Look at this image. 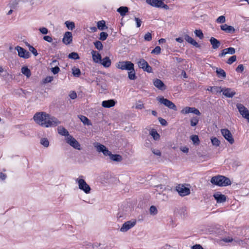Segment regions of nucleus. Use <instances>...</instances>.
I'll list each match as a JSON object with an SVG mask.
<instances>
[{
  "instance_id": "24",
  "label": "nucleus",
  "mask_w": 249,
  "mask_h": 249,
  "mask_svg": "<svg viewBox=\"0 0 249 249\" xmlns=\"http://www.w3.org/2000/svg\"><path fill=\"white\" fill-rule=\"evenodd\" d=\"M210 42L212 45L213 48L214 49H217L220 45V42L214 37L211 38Z\"/></svg>"
},
{
  "instance_id": "20",
  "label": "nucleus",
  "mask_w": 249,
  "mask_h": 249,
  "mask_svg": "<svg viewBox=\"0 0 249 249\" xmlns=\"http://www.w3.org/2000/svg\"><path fill=\"white\" fill-rule=\"evenodd\" d=\"M235 49L233 48L230 47L229 48L225 49L222 51L221 53L219 54V56L222 57L227 54H234L235 53Z\"/></svg>"
},
{
  "instance_id": "34",
  "label": "nucleus",
  "mask_w": 249,
  "mask_h": 249,
  "mask_svg": "<svg viewBox=\"0 0 249 249\" xmlns=\"http://www.w3.org/2000/svg\"><path fill=\"white\" fill-rule=\"evenodd\" d=\"M65 24L69 30H72L75 28V24L73 22L67 21L65 22Z\"/></svg>"
},
{
  "instance_id": "47",
  "label": "nucleus",
  "mask_w": 249,
  "mask_h": 249,
  "mask_svg": "<svg viewBox=\"0 0 249 249\" xmlns=\"http://www.w3.org/2000/svg\"><path fill=\"white\" fill-rule=\"evenodd\" d=\"M107 36L108 35L107 33L105 32H102L100 34V39L103 41L107 39Z\"/></svg>"
},
{
  "instance_id": "31",
  "label": "nucleus",
  "mask_w": 249,
  "mask_h": 249,
  "mask_svg": "<svg viewBox=\"0 0 249 249\" xmlns=\"http://www.w3.org/2000/svg\"><path fill=\"white\" fill-rule=\"evenodd\" d=\"M101 61L102 64L105 67H109L111 65V61L107 57L104 58Z\"/></svg>"
},
{
  "instance_id": "37",
  "label": "nucleus",
  "mask_w": 249,
  "mask_h": 249,
  "mask_svg": "<svg viewBox=\"0 0 249 249\" xmlns=\"http://www.w3.org/2000/svg\"><path fill=\"white\" fill-rule=\"evenodd\" d=\"M150 134L155 140H158L160 138V135L154 130H151Z\"/></svg>"
},
{
  "instance_id": "7",
  "label": "nucleus",
  "mask_w": 249,
  "mask_h": 249,
  "mask_svg": "<svg viewBox=\"0 0 249 249\" xmlns=\"http://www.w3.org/2000/svg\"><path fill=\"white\" fill-rule=\"evenodd\" d=\"M138 65L140 68L143 69V71L147 72H152V68L148 65V63L143 59H140L137 62Z\"/></svg>"
},
{
  "instance_id": "9",
  "label": "nucleus",
  "mask_w": 249,
  "mask_h": 249,
  "mask_svg": "<svg viewBox=\"0 0 249 249\" xmlns=\"http://www.w3.org/2000/svg\"><path fill=\"white\" fill-rule=\"evenodd\" d=\"M176 190L179 195L182 196H187L190 193L189 188L183 185H178L176 187Z\"/></svg>"
},
{
  "instance_id": "52",
  "label": "nucleus",
  "mask_w": 249,
  "mask_h": 249,
  "mask_svg": "<svg viewBox=\"0 0 249 249\" xmlns=\"http://www.w3.org/2000/svg\"><path fill=\"white\" fill-rule=\"evenodd\" d=\"M40 32L43 35L47 34L48 33V30L45 27H41L39 29Z\"/></svg>"
},
{
  "instance_id": "35",
  "label": "nucleus",
  "mask_w": 249,
  "mask_h": 249,
  "mask_svg": "<svg viewBox=\"0 0 249 249\" xmlns=\"http://www.w3.org/2000/svg\"><path fill=\"white\" fill-rule=\"evenodd\" d=\"M216 72L218 77L222 76L223 78L226 77V73L224 71L221 69H216Z\"/></svg>"
},
{
  "instance_id": "62",
  "label": "nucleus",
  "mask_w": 249,
  "mask_h": 249,
  "mask_svg": "<svg viewBox=\"0 0 249 249\" xmlns=\"http://www.w3.org/2000/svg\"><path fill=\"white\" fill-rule=\"evenodd\" d=\"M236 71L237 72H242L244 70L243 65L242 64L239 65L236 68Z\"/></svg>"
},
{
  "instance_id": "57",
  "label": "nucleus",
  "mask_w": 249,
  "mask_h": 249,
  "mask_svg": "<svg viewBox=\"0 0 249 249\" xmlns=\"http://www.w3.org/2000/svg\"><path fill=\"white\" fill-rule=\"evenodd\" d=\"M90 246H91V249H97L100 246V243H95L93 244H92L91 243H89Z\"/></svg>"
},
{
  "instance_id": "54",
  "label": "nucleus",
  "mask_w": 249,
  "mask_h": 249,
  "mask_svg": "<svg viewBox=\"0 0 249 249\" xmlns=\"http://www.w3.org/2000/svg\"><path fill=\"white\" fill-rule=\"evenodd\" d=\"M70 97L72 99H75L77 97V94L75 92L72 91L70 92Z\"/></svg>"
},
{
  "instance_id": "8",
  "label": "nucleus",
  "mask_w": 249,
  "mask_h": 249,
  "mask_svg": "<svg viewBox=\"0 0 249 249\" xmlns=\"http://www.w3.org/2000/svg\"><path fill=\"white\" fill-rule=\"evenodd\" d=\"M236 107L242 116L248 120L249 122V111L243 105L237 104Z\"/></svg>"
},
{
  "instance_id": "27",
  "label": "nucleus",
  "mask_w": 249,
  "mask_h": 249,
  "mask_svg": "<svg viewBox=\"0 0 249 249\" xmlns=\"http://www.w3.org/2000/svg\"><path fill=\"white\" fill-rule=\"evenodd\" d=\"M184 39L189 43L193 45L196 47H198V43L191 37L189 36L188 35H185L184 36Z\"/></svg>"
},
{
  "instance_id": "51",
  "label": "nucleus",
  "mask_w": 249,
  "mask_h": 249,
  "mask_svg": "<svg viewBox=\"0 0 249 249\" xmlns=\"http://www.w3.org/2000/svg\"><path fill=\"white\" fill-rule=\"evenodd\" d=\"M29 50L30 52H31L35 56H36L38 54L37 51L36 50L35 48H34L32 46H29Z\"/></svg>"
},
{
  "instance_id": "64",
  "label": "nucleus",
  "mask_w": 249,
  "mask_h": 249,
  "mask_svg": "<svg viewBox=\"0 0 249 249\" xmlns=\"http://www.w3.org/2000/svg\"><path fill=\"white\" fill-rule=\"evenodd\" d=\"M192 249H203V248L200 245H196L192 247Z\"/></svg>"
},
{
  "instance_id": "19",
  "label": "nucleus",
  "mask_w": 249,
  "mask_h": 249,
  "mask_svg": "<svg viewBox=\"0 0 249 249\" xmlns=\"http://www.w3.org/2000/svg\"><path fill=\"white\" fill-rule=\"evenodd\" d=\"M222 92L223 95L229 98L233 97L235 94V92L230 88L222 89Z\"/></svg>"
},
{
  "instance_id": "36",
  "label": "nucleus",
  "mask_w": 249,
  "mask_h": 249,
  "mask_svg": "<svg viewBox=\"0 0 249 249\" xmlns=\"http://www.w3.org/2000/svg\"><path fill=\"white\" fill-rule=\"evenodd\" d=\"M213 145L215 147H217L220 143V141L216 137H213L211 139Z\"/></svg>"
},
{
  "instance_id": "60",
  "label": "nucleus",
  "mask_w": 249,
  "mask_h": 249,
  "mask_svg": "<svg viewBox=\"0 0 249 249\" xmlns=\"http://www.w3.org/2000/svg\"><path fill=\"white\" fill-rule=\"evenodd\" d=\"M43 39L45 41H47L48 42H52L53 41V39H52V37L50 36H44L43 37Z\"/></svg>"
},
{
  "instance_id": "58",
  "label": "nucleus",
  "mask_w": 249,
  "mask_h": 249,
  "mask_svg": "<svg viewBox=\"0 0 249 249\" xmlns=\"http://www.w3.org/2000/svg\"><path fill=\"white\" fill-rule=\"evenodd\" d=\"M125 215L124 214L123 212H119L117 215V218L118 220H119L121 218H124Z\"/></svg>"
},
{
  "instance_id": "53",
  "label": "nucleus",
  "mask_w": 249,
  "mask_h": 249,
  "mask_svg": "<svg viewBox=\"0 0 249 249\" xmlns=\"http://www.w3.org/2000/svg\"><path fill=\"white\" fill-rule=\"evenodd\" d=\"M160 47L159 46H157L155 48V49L153 50H152L151 53L159 54L160 53Z\"/></svg>"
},
{
  "instance_id": "50",
  "label": "nucleus",
  "mask_w": 249,
  "mask_h": 249,
  "mask_svg": "<svg viewBox=\"0 0 249 249\" xmlns=\"http://www.w3.org/2000/svg\"><path fill=\"white\" fill-rule=\"evenodd\" d=\"M236 60V56L235 55H233L231 56L228 60L227 63L229 64H232L233 62L235 61Z\"/></svg>"
},
{
  "instance_id": "21",
  "label": "nucleus",
  "mask_w": 249,
  "mask_h": 249,
  "mask_svg": "<svg viewBox=\"0 0 249 249\" xmlns=\"http://www.w3.org/2000/svg\"><path fill=\"white\" fill-rule=\"evenodd\" d=\"M213 196L214 198L216 200L217 202L218 203H222L226 201V197L224 195H222L219 194V193H215Z\"/></svg>"
},
{
  "instance_id": "56",
  "label": "nucleus",
  "mask_w": 249,
  "mask_h": 249,
  "mask_svg": "<svg viewBox=\"0 0 249 249\" xmlns=\"http://www.w3.org/2000/svg\"><path fill=\"white\" fill-rule=\"evenodd\" d=\"M144 39L147 41H150L152 39L151 35L150 33H147L145 35Z\"/></svg>"
},
{
  "instance_id": "2",
  "label": "nucleus",
  "mask_w": 249,
  "mask_h": 249,
  "mask_svg": "<svg viewBox=\"0 0 249 249\" xmlns=\"http://www.w3.org/2000/svg\"><path fill=\"white\" fill-rule=\"evenodd\" d=\"M211 182L213 184L221 186H226L231 183L229 178L220 175L213 177Z\"/></svg>"
},
{
  "instance_id": "6",
  "label": "nucleus",
  "mask_w": 249,
  "mask_h": 249,
  "mask_svg": "<svg viewBox=\"0 0 249 249\" xmlns=\"http://www.w3.org/2000/svg\"><path fill=\"white\" fill-rule=\"evenodd\" d=\"M65 140L67 143H68L74 148L77 150L81 149V146L80 143L72 136H68V137L65 138Z\"/></svg>"
},
{
  "instance_id": "43",
  "label": "nucleus",
  "mask_w": 249,
  "mask_h": 249,
  "mask_svg": "<svg viewBox=\"0 0 249 249\" xmlns=\"http://www.w3.org/2000/svg\"><path fill=\"white\" fill-rule=\"evenodd\" d=\"M69 57L73 59H77L79 58V56L76 53L73 52L69 54Z\"/></svg>"
},
{
  "instance_id": "4",
  "label": "nucleus",
  "mask_w": 249,
  "mask_h": 249,
  "mask_svg": "<svg viewBox=\"0 0 249 249\" xmlns=\"http://www.w3.org/2000/svg\"><path fill=\"white\" fill-rule=\"evenodd\" d=\"M136 223L137 221L135 219H132L131 220L126 221L122 225L120 231L122 232H125L134 227L136 225Z\"/></svg>"
},
{
  "instance_id": "55",
  "label": "nucleus",
  "mask_w": 249,
  "mask_h": 249,
  "mask_svg": "<svg viewBox=\"0 0 249 249\" xmlns=\"http://www.w3.org/2000/svg\"><path fill=\"white\" fill-rule=\"evenodd\" d=\"M152 152L154 154H155L158 156L160 157L161 156V152L159 149H153L152 150Z\"/></svg>"
},
{
  "instance_id": "41",
  "label": "nucleus",
  "mask_w": 249,
  "mask_h": 249,
  "mask_svg": "<svg viewBox=\"0 0 249 249\" xmlns=\"http://www.w3.org/2000/svg\"><path fill=\"white\" fill-rule=\"evenodd\" d=\"M72 73L74 76L78 77L80 74V70L78 68L74 67L72 69Z\"/></svg>"
},
{
  "instance_id": "11",
  "label": "nucleus",
  "mask_w": 249,
  "mask_h": 249,
  "mask_svg": "<svg viewBox=\"0 0 249 249\" xmlns=\"http://www.w3.org/2000/svg\"><path fill=\"white\" fill-rule=\"evenodd\" d=\"M15 49L18 51V55L20 57L27 59L30 56L29 53L21 47L17 46Z\"/></svg>"
},
{
  "instance_id": "3",
  "label": "nucleus",
  "mask_w": 249,
  "mask_h": 249,
  "mask_svg": "<svg viewBox=\"0 0 249 249\" xmlns=\"http://www.w3.org/2000/svg\"><path fill=\"white\" fill-rule=\"evenodd\" d=\"M76 182L77 183L78 187L80 190H83L86 194L90 193V187L84 179L78 178L76 179Z\"/></svg>"
},
{
  "instance_id": "14",
  "label": "nucleus",
  "mask_w": 249,
  "mask_h": 249,
  "mask_svg": "<svg viewBox=\"0 0 249 249\" xmlns=\"http://www.w3.org/2000/svg\"><path fill=\"white\" fill-rule=\"evenodd\" d=\"M181 113L184 114H188L189 113H193L198 115H200V112L195 107H186L182 109L181 110Z\"/></svg>"
},
{
  "instance_id": "33",
  "label": "nucleus",
  "mask_w": 249,
  "mask_h": 249,
  "mask_svg": "<svg viewBox=\"0 0 249 249\" xmlns=\"http://www.w3.org/2000/svg\"><path fill=\"white\" fill-rule=\"evenodd\" d=\"M222 89L219 87H211V91L213 94H217L222 92Z\"/></svg>"
},
{
  "instance_id": "23",
  "label": "nucleus",
  "mask_w": 249,
  "mask_h": 249,
  "mask_svg": "<svg viewBox=\"0 0 249 249\" xmlns=\"http://www.w3.org/2000/svg\"><path fill=\"white\" fill-rule=\"evenodd\" d=\"M58 133L62 136H64L66 137H68V136H70L68 131L65 129L62 126H60L57 128Z\"/></svg>"
},
{
  "instance_id": "22",
  "label": "nucleus",
  "mask_w": 249,
  "mask_h": 249,
  "mask_svg": "<svg viewBox=\"0 0 249 249\" xmlns=\"http://www.w3.org/2000/svg\"><path fill=\"white\" fill-rule=\"evenodd\" d=\"M154 85L157 88L163 90L165 89V86L163 83L160 79H157L154 81Z\"/></svg>"
},
{
  "instance_id": "40",
  "label": "nucleus",
  "mask_w": 249,
  "mask_h": 249,
  "mask_svg": "<svg viewBox=\"0 0 249 249\" xmlns=\"http://www.w3.org/2000/svg\"><path fill=\"white\" fill-rule=\"evenodd\" d=\"M105 26V22L104 20L99 21L97 23V26L99 29L103 30Z\"/></svg>"
},
{
  "instance_id": "48",
  "label": "nucleus",
  "mask_w": 249,
  "mask_h": 249,
  "mask_svg": "<svg viewBox=\"0 0 249 249\" xmlns=\"http://www.w3.org/2000/svg\"><path fill=\"white\" fill-rule=\"evenodd\" d=\"M53 79V76H47L43 80L44 83H48L52 82Z\"/></svg>"
},
{
  "instance_id": "5",
  "label": "nucleus",
  "mask_w": 249,
  "mask_h": 249,
  "mask_svg": "<svg viewBox=\"0 0 249 249\" xmlns=\"http://www.w3.org/2000/svg\"><path fill=\"white\" fill-rule=\"evenodd\" d=\"M116 67L122 70H127L128 71L132 70L134 67V64L130 61H120L116 64Z\"/></svg>"
},
{
  "instance_id": "13",
  "label": "nucleus",
  "mask_w": 249,
  "mask_h": 249,
  "mask_svg": "<svg viewBox=\"0 0 249 249\" xmlns=\"http://www.w3.org/2000/svg\"><path fill=\"white\" fill-rule=\"evenodd\" d=\"M94 147L98 152H102L104 155L107 156L110 154V151L106 148L105 146L99 143H95L94 144Z\"/></svg>"
},
{
  "instance_id": "44",
  "label": "nucleus",
  "mask_w": 249,
  "mask_h": 249,
  "mask_svg": "<svg viewBox=\"0 0 249 249\" xmlns=\"http://www.w3.org/2000/svg\"><path fill=\"white\" fill-rule=\"evenodd\" d=\"M94 45L95 47L99 50H102L103 47L102 43L99 41H97L95 42H94Z\"/></svg>"
},
{
  "instance_id": "29",
  "label": "nucleus",
  "mask_w": 249,
  "mask_h": 249,
  "mask_svg": "<svg viewBox=\"0 0 249 249\" xmlns=\"http://www.w3.org/2000/svg\"><path fill=\"white\" fill-rule=\"evenodd\" d=\"M128 11V8L127 7L122 6L117 9V12L120 13L121 16H124Z\"/></svg>"
},
{
  "instance_id": "38",
  "label": "nucleus",
  "mask_w": 249,
  "mask_h": 249,
  "mask_svg": "<svg viewBox=\"0 0 249 249\" xmlns=\"http://www.w3.org/2000/svg\"><path fill=\"white\" fill-rule=\"evenodd\" d=\"M40 143L44 146L47 147L49 145V142L46 138H42L40 140Z\"/></svg>"
},
{
  "instance_id": "30",
  "label": "nucleus",
  "mask_w": 249,
  "mask_h": 249,
  "mask_svg": "<svg viewBox=\"0 0 249 249\" xmlns=\"http://www.w3.org/2000/svg\"><path fill=\"white\" fill-rule=\"evenodd\" d=\"M128 77L130 80H135L136 78V73L134 67H133L132 70L128 71Z\"/></svg>"
},
{
  "instance_id": "1",
  "label": "nucleus",
  "mask_w": 249,
  "mask_h": 249,
  "mask_svg": "<svg viewBox=\"0 0 249 249\" xmlns=\"http://www.w3.org/2000/svg\"><path fill=\"white\" fill-rule=\"evenodd\" d=\"M34 119L36 124L44 127H55L60 124L56 118L44 112L36 113Z\"/></svg>"
},
{
  "instance_id": "25",
  "label": "nucleus",
  "mask_w": 249,
  "mask_h": 249,
  "mask_svg": "<svg viewBox=\"0 0 249 249\" xmlns=\"http://www.w3.org/2000/svg\"><path fill=\"white\" fill-rule=\"evenodd\" d=\"M91 54L92 55V58L95 62L101 61V56L98 53H97L96 51H92L91 52Z\"/></svg>"
},
{
  "instance_id": "10",
  "label": "nucleus",
  "mask_w": 249,
  "mask_h": 249,
  "mask_svg": "<svg viewBox=\"0 0 249 249\" xmlns=\"http://www.w3.org/2000/svg\"><path fill=\"white\" fill-rule=\"evenodd\" d=\"M158 100L160 103L163 104L169 108L173 109L175 110H177V107L175 105L168 99H165L163 97H161L158 98Z\"/></svg>"
},
{
  "instance_id": "59",
  "label": "nucleus",
  "mask_w": 249,
  "mask_h": 249,
  "mask_svg": "<svg viewBox=\"0 0 249 249\" xmlns=\"http://www.w3.org/2000/svg\"><path fill=\"white\" fill-rule=\"evenodd\" d=\"M233 239L231 237H225L222 239V241L225 242H231Z\"/></svg>"
},
{
  "instance_id": "16",
  "label": "nucleus",
  "mask_w": 249,
  "mask_h": 249,
  "mask_svg": "<svg viewBox=\"0 0 249 249\" xmlns=\"http://www.w3.org/2000/svg\"><path fill=\"white\" fill-rule=\"evenodd\" d=\"M221 29L225 31L227 33L233 34L235 32V30L233 27L227 24H224L220 26Z\"/></svg>"
},
{
  "instance_id": "15",
  "label": "nucleus",
  "mask_w": 249,
  "mask_h": 249,
  "mask_svg": "<svg viewBox=\"0 0 249 249\" xmlns=\"http://www.w3.org/2000/svg\"><path fill=\"white\" fill-rule=\"evenodd\" d=\"M72 36L71 33L70 32H66L62 39L63 42L66 45H68L72 42Z\"/></svg>"
},
{
  "instance_id": "17",
  "label": "nucleus",
  "mask_w": 249,
  "mask_h": 249,
  "mask_svg": "<svg viewBox=\"0 0 249 249\" xmlns=\"http://www.w3.org/2000/svg\"><path fill=\"white\" fill-rule=\"evenodd\" d=\"M116 104V101L113 99L105 100L102 102V106L105 108H110L114 107Z\"/></svg>"
},
{
  "instance_id": "46",
  "label": "nucleus",
  "mask_w": 249,
  "mask_h": 249,
  "mask_svg": "<svg viewBox=\"0 0 249 249\" xmlns=\"http://www.w3.org/2000/svg\"><path fill=\"white\" fill-rule=\"evenodd\" d=\"M191 139L194 144H197L199 142V139L197 135H193L191 137Z\"/></svg>"
},
{
  "instance_id": "42",
  "label": "nucleus",
  "mask_w": 249,
  "mask_h": 249,
  "mask_svg": "<svg viewBox=\"0 0 249 249\" xmlns=\"http://www.w3.org/2000/svg\"><path fill=\"white\" fill-rule=\"evenodd\" d=\"M150 213L151 214L155 215L157 213L158 211L156 207L152 206L149 209Z\"/></svg>"
},
{
  "instance_id": "12",
  "label": "nucleus",
  "mask_w": 249,
  "mask_h": 249,
  "mask_svg": "<svg viewBox=\"0 0 249 249\" xmlns=\"http://www.w3.org/2000/svg\"><path fill=\"white\" fill-rule=\"evenodd\" d=\"M221 133L223 136L231 143L234 142V139L232 138L231 132L227 129H221Z\"/></svg>"
},
{
  "instance_id": "39",
  "label": "nucleus",
  "mask_w": 249,
  "mask_h": 249,
  "mask_svg": "<svg viewBox=\"0 0 249 249\" xmlns=\"http://www.w3.org/2000/svg\"><path fill=\"white\" fill-rule=\"evenodd\" d=\"M199 121L198 118L197 117H194L191 120V125L192 126H195L197 124Z\"/></svg>"
},
{
  "instance_id": "63",
  "label": "nucleus",
  "mask_w": 249,
  "mask_h": 249,
  "mask_svg": "<svg viewBox=\"0 0 249 249\" xmlns=\"http://www.w3.org/2000/svg\"><path fill=\"white\" fill-rule=\"evenodd\" d=\"M135 20L136 22V23H137V27H140L141 25V23H142V21L140 19H139V18H135Z\"/></svg>"
},
{
  "instance_id": "18",
  "label": "nucleus",
  "mask_w": 249,
  "mask_h": 249,
  "mask_svg": "<svg viewBox=\"0 0 249 249\" xmlns=\"http://www.w3.org/2000/svg\"><path fill=\"white\" fill-rule=\"evenodd\" d=\"M146 2L152 6L161 8L163 1L161 0H146Z\"/></svg>"
},
{
  "instance_id": "61",
  "label": "nucleus",
  "mask_w": 249,
  "mask_h": 249,
  "mask_svg": "<svg viewBox=\"0 0 249 249\" xmlns=\"http://www.w3.org/2000/svg\"><path fill=\"white\" fill-rule=\"evenodd\" d=\"M52 71L54 73V74H56L59 71V68L58 67H55L54 68H52Z\"/></svg>"
},
{
  "instance_id": "49",
  "label": "nucleus",
  "mask_w": 249,
  "mask_h": 249,
  "mask_svg": "<svg viewBox=\"0 0 249 249\" xmlns=\"http://www.w3.org/2000/svg\"><path fill=\"white\" fill-rule=\"evenodd\" d=\"M225 20V17L224 16L219 17L216 19V21L218 23H224Z\"/></svg>"
},
{
  "instance_id": "26",
  "label": "nucleus",
  "mask_w": 249,
  "mask_h": 249,
  "mask_svg": "<svg viewBox=\"0 0 249 249\" xmlns=\"http://www.w3.org/2000/svg\"><path fill=\"white\" fill-rule=\"evenodd\" d=\"M107 156H109L110 157V159L115 161H121L122 160V157L120 155H113L110 152V154H108Z\"/></svg>"
},
{
  "instance_id": "45",
  "label": "nucleus",
  "mask_w": 249,
  "mask_h": 249,
  "mask_svg": "<svg viewBox=\"0 0 249 249\" xmlns=\"http://www.w3.org/2000/svg\"><path fill=\"white\" fill-rule=\"evenodd\" d=\"M196 35L199 38L202 39L203 37V35L202 31L200 30H196L195 31Z\"/></svg>"
},
{
  "instance_id": "28",
  "label": "nucleus",
  "mask_w": 249,
  "mask_h": 249,
  "mask_svg": "<svg viewBox=\"0 0 249 249\" xmlns=\"http://www.w3.org/2000/svg\"><path fill=\"white\" fill-rule=\"evenodd\" d=\"M21 71V72L26 75L27 78H29L31 75L30 70L27 67H22Z\"/></svg>"
},
{
  "instance_id": "32",
  "label": "nucleus",
  "mask_w": 249,
  "mask_h": 249,
  "mask_svg": "<svg viewBox=\"0 0 249 249\" xmlns=\"http://www.w3.org/2000/svg\"><path fill=\"white\" fill-rule=\"evenodd\" d=\"M78 117L80 119V120H81V121L82 122H83V123L84 124H87V125H88L91 124L89 120L86 116H83V115H80V116H78Z\"/></svg>"
}]
</instances>
